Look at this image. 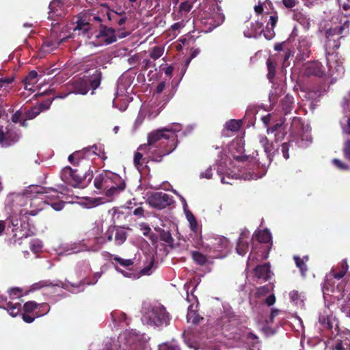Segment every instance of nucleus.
I'll return each mask as SVG.
<instances>
[{
    "instance_id": "f257e3e1",
    "label": "nucleus",
    "mask_w": 350,
    "mask_h": 350,
    "mask_svg": "<svg viewBox=\"0 0 350 350\" xmlns=\"http://www.w3.org/2000/svg\"><path fill=\"white\" fill-rule=\"evenodd\" d=\"M194 128L193 124L183 127L181 124L178 122L169 124L150 132L147 136V144L141 145L138 150L149 151L150 148H148L157 146V144L160 142L159 144L163 153H172L177 150L179 144L178 134L181 132L180 135L186 137L193 131Z\"/></svg>"
},
{
    "instance_id": "f03ea898",
    "label": "nucleus",
    "mask_w": 350,
    "mask_h": 350,
    "mask_svg": "<svg viewBox=\"0 0 350 350\" xmlns=\"http://www.w3.org/2000/svg\"><path fill=\"white\" fill-rule=\"evenodd\" d=\"M96 21L100 23L102 19L100 16L92 15L90 13L85 12L80 14L76 17V21L73 22L69 29L72 30L71 36L75 37L76 36H82L86 38L90 37V22ZM52 29L50 39L45 40L40 47V50L44 53H49L59 46V44L65 42L67 38L70 37V35L62 37L57 36V29L59 23L57 22L51 23Z\"/></svg>"
},
{
    "instance_id": "7ed1b4c3",
    "label": "nucleus",
    "mask_w": 350,
    "mask_h": 350,
    "mask_svg": "<svg viewBox=\"0 0 350 350\" xmlns=\"http://www.w3.org/2000/svg\"><path fill=\"white\" fill-rule=\"evenodd\" d=\"M93 183L96 193H104L107 197L118 195L126 188L125 180L111 171H103L97 174Z\"/></svg>"
},
{
    "instance_id": "20e7f679",
    "label": "nucleus",
    "mask_w": 350,
    "mask_h": 350,
    "mask_svg": "<svg viewBox=\"0 0 350 350\" xmlns=\"http://www.w3.org/2000/svg\"><path fill=\"white\" fill-rule=\"evenodd\" d=\"M44 193L45 188L32 185L25 189L23 193H10L6 198V208L12 215H22L25 211V209L22 208L28 204L29 200L37 198L38 196H42Z\"/></svg>"
},
{
    "instance_id": "39448f33",
    "label": "nucleus",
    "mask_w": 350,
    "mask_h": 350,
    "mask_svg": "<svg viewBox=\"0 0 350 350\" xmlns=\"http://www.w3.org/2000/svg\"><path fill=\"white\" fill-rule=\"evenodd\" d=\"M224 21V15L221 8L214 1H209L204 9L200 11L196 23H199L202 30L207 33L220 25Z\"/></svg>"
},
{
    "instance_id": "423d86ee",
    "label": "nucleus",
    "mask_w": 350,
    "mask_h": 350,
    "mask_svg": "<svg viewBox=\"0 0 350 350\" xmlns=\"http://www.w3.org/2000/svg\"><path fill=\"white\" fill-rule=\"evenodd\" d=\"M60 177L62 180L68 185L74 188L84 189L89 185L94 175L90 169L81 175L78 170L67 166L62 170Z\"/></svg>"
},
{
    "instance_id": "0eeeda50",
    "label": "nucleus",
    "mask_w": 350,
    "mask_h": 350,
    "mask_svg": "<svg viewBox=\"0 0 350 350\" xmlns=\"http://www.w3.org/2000/svg\"><path fill=\"white\" fill-rule=\"evenodd\" d=\"M142 321L148 325L161 329L170 324V317L163 306H154L143 316Z\"/></svg>"
},
{
    "instance_id": "6e6552de",
    "label": "nucleus",
    "mask_w": 350,
    "mask_h": 350,
    "mask_svg": "<svg viewBox=\"0 0 350 350\" xmlns=\"http://www.w3.org/2000/svg\"><path fill=\"white\" fill-rule=\"evenodd\" d=\"M311 129L308 124L304 125L299 118L294 117L291 125V135L297 137L295 144L300 147H306L312 143Z\"/></svg>"
},
{
    "instance_id": "1a4fd4ad",
    "label": "nucleus",
    "mask_w": 350,
    "mask_h": 350,
    "mask_svg": "<svg viewBox=\"0 0 350 350\" xmlns=\"http://www.w3.org/2000/svg\"><path fill=\"white\" fill-rule=\"evenodd\" d=\"M101 72L95 70L93 74L85 78H78L72 81L73 92L85 95L90 89L96 90L100 84Z\"/></svg>"
},
{
    "instance_id": "9d476101",
    "label": "nucleus",
    "mask_w": 350,
    "mask_h": 350,
    "mask_svg": "<svg viewBox=\"0 0 350 350\" xmlns=\"http://www.w3.org/2000/svg\"><path fill=\"white\" fill-rule=\"evenodd\" d=\"M255 239L258 241V244L252 243V252H256V250H260V251H256L258 256L262 259H266L268 258L270 250L272 246L271 234L267 229L260 230L256 231L253 235V239Z\"/></svg>"
},
{
    "instance_id": "9b49d317",
    "label": "nucleus",
    "mask_w": 350,
    "mask_h": 350,
    "mask_svg": "<svg viewBox=\"0 0 350 350\" xmlns=\"http://www.w3.org/2000/svg\"><path fill=\"white\" fill-rule=\"evenodd\" d=\"M129 85V81H126L124 76L120 77L117 81L116 96L113 101V105L122 111L126 109L127 105L131 101L130 97L125 94Z\"/></svg>"
},
{
    "instance_id": "f8f14e48",
    "label": "nucleus",
    "mask_w": 350,
    "mask_h": 350,
    "mask_svg": "<svg viewBox=\"0 0 350 350\" xmlns=\"http://www.w3.org/2000/svg\"><path fill=\"white\" fill-rule=\"evenodd\" d=\"M21 137L20 129L9 123L5 129L0 124V146L8 147L16 143Z\"/></svg>"
},
{
    "instance_id": "ddd939ff",
    "label": "nucleus",
    "mask_w": 350,
    "mask_h": 350,
    "mask_svg": "<svg viewBox=\"0 0 350 350\" xmlns=\"http://www.w3.org/2000/svg\"><path fill=\"white\" fill-rule=\"evenodd\" d=\"M147 202L152 208L162 210L173 205L175 201L173 196L165 192L154 191L148 196Z\"/></svg>"
},
{
    "instance_id": "4468645a",
    "label": "nucleus",
    "mask_w": 350,
    "mask_h": 350,
    "mask_svg": "<svg viewBox=\"0 0 350 350\" xmlns=\"http://www.w3.org/2000/svg\"><path fill=\"white\" fill-rule=\"evenodd\" d=\"M228 241L224 237H211L202 241L201 245L206 250L209 251H222L228 247Z\"/></svg>"
},
{
    "instance_id": "2eb2a0df",
    "label": "nucleus",
    "mask_w": 350,
    "mask_h": 350,
    "mask_svg": "<svg viewBox=\"0 0 350 350\" xmlns=\"http://www.w3.org/2000/svg\"><path fill=\"white\" fill-rule=\"evenodd\" d=\"M49 8V18L53 21L63 18L68 13V8L60 0H53Z\"/></svg>"
},
{
    "instance_id": "dca6fc26",
    "label": "nucleus",
    "mask_w": 350,
    "mask_h": 350,
    "mask_svg": "<svg viewBox=\"0 0 350 350\" xmlns=\"http://www.w3.org/2000/svg\"><path fill=\"white\" fill-rule=\"evenodd\" d=\"M327 64L330 75H335L336 78L341 77L345 73L342 62L336 59V55L332 53L327 57Z\"/></svg>"
},
{
    "instance_id": "f3484780",
    "label": "nucleus",
    "mask_w": 350,
    "mask_h": 350,
    "mask_svg": "<svg viewBox=\"0 0 350 350\" xmlns=\"http://www.w3.org/2000/svg\"><path fill=\"white\" fill-rule=\"evenodd\" d=\"M342 108L345 116L340 120L342 132L350 134V93L344 98Z\"/></svg>"
},
{
    "instance_id": "a211bd4d",
    "label": "nucleus",
    "mask_w": 350,
    "mask_h": 350,
    "mask_svg": "<svg viewBox=\"0 0 350 350\" xmlns=\"http://www.w3.org/2000/svg\"><path fill=\"white\" fill-rule=\"evenodd\" d=\"M304 73L306 76L321 77L325 73V70L321 62L318 61L308 62L304 66Z\"/></svg>"
},
{
    "instance_id": "6ab92c4d",
    "label": "nucleus",
    "mask_w": 350,
    "mask_h": 350,
    "mask_svg": "<svg viewBox=\"0 0 350 350\" xmlns=\"http://www.w3.org/2000/svg\"><path fill=\"white\" fill-rule=\"evenodd\" d=\"M311 42L307 37L301 36L299 38L298 46L297 47L298 53L297 58L300 60H304L310 56Z\"/></svg>"
},
{
    "instance_id": "aec40b11",
    "label": "nucleus",
    "mask_w": 350,
    "mask_h": 350,
    "mask_svg": "<svg viewBox=\"0 0 350 350\" xmlns=\"http://www.w3.org/2000/svg\"><path fill=\"white\" fill-rule=\"evenodd\" d=\"M133 162L136 168L141 172L148 167L150 161H161L163 154L159 155V159L154 160L149 154H134Z\"/></svg>"
},
{
    "instance_id": "412c9836",
    "label": "nucleus",
    "mask_w": 350,
    "mask_h": 350,
    "mask_svg": "<svg viewBox=\"0 0 350 350\" xmlns=\"http://www.w3.org/2000/svg\"><path fill=\"white\" fill-rule=\"evenodd\" d=\"M96 38L103 42L101 44H110L116 41L115 30L111 28L103 27L96 36Z\"/></svg>"
},
{
    "instance_id": "4be33fe9",
    "label": "nucleus",
    "mask_w": 350,
    "mask_h": 350,
    "mask_svg": "<svg viewBox=\"0 0 350 350\" xmlns=\"http://www.w3.org/2000/svg\"><path fill=\"white\" fill-rule=\"evenodd\" d=\"M349 269V265L346 259L342 260L339 266L332 269L330 275L335 279L340 280L342 278Z\"/></svg>"
},
{
    "instance_id": "5701e85b",
    "label": "nucleus",
    "mask_w": 350,
    "mask_h": 350,
    "mask_svg": "<svg viewBox=\"0 0 350 350\" xmlns=\"http://www.w3.org/2000/svg\"><path fill=\"white\" fill-rule=\"evenodd\" d=\"M255 275L259 278L267 281L270 278V266L269 264L265 263L263 265H258L254 269Z\"/></svg>"
},
{
    "instance_id": "b1692460",
    "label": "nucleus",
    "mask_w": 350,
    "mask_h": 350,
    "mask_svg": "<svg viewBox=\"0 0 350 350\" xmlns=\"http://www.w3.org/2000/svg\"><path fill=\"white\" fill-rule=\"evenodd\" d=\"M107 18L109 21H115L119 26H122L126 21L127 18L122 12L107 11Z\"/></svg>"
},
{
    "instance_id": "393cba45",
    "label": "nucleus",
    "mask_w": 350,
    "mask_h": 350,
    "mask_svg": "<svg viewBox=\"0 0 350 350\" xmlns=\"http://www.w3.org/2000/svg\"><path fill=\"white\" fill-rule=\"evenodd\" d=\"M293 18L297 21L305 29H309L310 27V18L305 14L301 12H296L293 15Z\"/></svg>"
},
{
    "instance_id": "a878e982",
    "label": "nucleus",
    "mask_w": 350,
    "mask_h": 350,
    "mask_svg": "<svg viewBox=\"0 0 350 350\" xmlns=\"http://www.w3.org/2000/svg\"><path fill=\"white\" fill-rule=\"evenodd\" d=\"M113 230H116L115 233V243L118 245H122L127 239V233L124 230V228L118 227L116 226H113Z\"/></svg>"
},
{
    "instance_id": "bb28decb",
    "label": "nucleus",
    "mask_w": 350,
    "mask_h": 350,
    "mask_svg": "<svg viewBox=\"0 0 350 350\" xmlns=\"http://www.w3.org/2000/svg\"><path fill=\"white\" fill-rule=\"evenodd\" d=\"M229 152L231 153H243L245 152L244 144L241 139H235L229 146Z\"/></svg>"
},
{
    "instance_id": "cd10ccee",
    "label": "nucleus",
    "mask_w": 350,
    "mask_h": 350,
    "mask_svg": "<svg viewBox=\"0 0 350 350\" xmlns=\"http://www.w3.org/2000/svg\"><path fill=\"white\" fill-rule=\"evenodd\" d=\"M262 24L258 21L250 23V28L244 30L243 34L247 38L256 37L257 31L261 29Z\"/></svg>"
},
{
    "instance_id": "c85d7f7f",
    "label": "nucleus",
    "mask_w": 350,
    "mask_h": 350,
    "mask_svg": "<svg viewBox=\"0 0 350 350\" xmlns=\"http://www.w3.org/2000/svg\"><path fill=\"white\" fill-rule=\"evenodd\" d=\"M38 73L36 70H31L29 72V75L25 77L23 82L25 84V88L26 90H31V88L29 87L30 85H33L36 83L38 81Z\"/></svg>"
},
{
    "instance_id": "c756f323",
    "label": "nucleus",
    "mask_w": 350,
    "mask_h": 350,
    "mask_svg": "<svg viewBox=\"0 0 350 350\" xmlns=\"http://www.w3.org/2000/svg\"><path fill=\"white\" fill-rule=\"evenodd\" d=\"M187 319L188 322H191L193 325H197L203 318L199 315L196 310L192 309V306H190L188 308Z\"/></svg>"
},
{
    "instance_id": "7c9ffc66",
    "label": "nucleus",
    "mask_w": 350,
    "mask_h": 350,
    "mask_svg": "<svg viewBox=\"0 0 350 350\" xmlns=\"http://www.w3.org/2000/svg\"><path fill=\"white\" fill-rule=\"evenodd\" d=\"M21 308V304L19 301L15 303L10 301L5 310L12 317H15L22 314Z\"/></svg>"
},
{
    "instance_id": "2f4dec72",
    "label": "nucleus",
    "mask_w": 350,
    "mask_h": 350,
    "mask_svg": "<svg viewBox=\"0 0 350 350\" xmlns=\"http://www.w3.org/2000/svg\"><path fill=\"white\" fill-rule=\"evenodd\" d=\"M35 285L37 286L38 288H42V287H49V286H58V287H62L63 288H66L67 286V285L64 282H63L60 280H57L55 283H53V282H50L49 280H43V281L39 282L38 283L36 284Z\"/></svg>"
},
{
    "instance_id": "473e14b6",
    "label": "nucleus",
    "mask_w": 350,
    "mask_h": 350,
    "mask_svg": "<svg viewBox=\"0 0 350 350\" xmlns=\"http://www.w3.org/2000/svg\"><path fill=\"white\" fill-rule=\"evenodd\" d=\"M145 116H146V111H144V109H141L139 110L138 116H137V118L135 119L134 124L133 125L132 130H131L133 133H135L137 131V129L139 128V126L142 124V123L144 122V119H145Z\"/></svg>"
},
{
    "instance_id": "72a5a7b5",
    "label": "nucleus",
    "mask_w": 350,
    "mask_h": 350,
    "mask_svg": "<svg viewBox=\"0 0 350 350\" xmlns=\"http://www.w3.org/2000/svg\"><path fill=\"white\" fill-rule=\"evenodd\" d=\"M293 102V97L288 94L286 95L282 100V106L285 113H288L292 110Z\"/></svg>"
},
{
    "instance_id": "f704fd0d",
    "label": "nucleus",
    "mask_w": 350,
    "mask_h": 350,
    "mask_svg": "<svg viewBox=\"0 0 350 350\" xmlns=\"http://www.w3.org/2000/svg\"><path fill=\"white\" fill-rule=\"evenodd\" d=\"M191 256L193 261L201 266L205 265L207 262V258L205 255L197 251H192Z\"/></svg>"
},
{
    "instance_id": "c9c22d12",
    "label": "nucleus",
    "mask_w": 350,
    "mask_h": 350,
    "mask_svg": "<svg viewBox=\"0 0 350 350\" xmlns=\"http://www.w3.org/2000/svg\"><path fill=\"white\" fill-rule=\"evenodd\" d=\"M46 193V192L45 191V193L42 196H41L40 199L42 200V202L47 205H50L51 207L53 209H54L55 211H59L62 210L64 206V202L62 201H58V202H52L50 204L46 200V198L47 197L46 196L44 195Z\"/></svg>"
},
{
    "instance_id": "e433bc0d",
    "label": "nucleus",
    "mask_w": 350,
    "mask_h": 350,
    "mask_svg": "<svg viewBox=\"0 0 350 350\" xmlns=\"http://www.w3.org/2000/svg\"><path fill=\"white\" fill-rule=\"evenodd\" d=\"M293 259L296 266L299 269L301 275L305 276L308 271V268L304 259L297 256H294Z\"/></svg>"
},
{
    "instance_id": "4c0bfd02",
    "label": "nucleus",
    "mask_w": 350,
    "mask_h": 350,
    "mask_svg": "<svg viewBox=\"0 0 350 350\" xmlns=\"http://www.w3.org/2000/svg\"><path fill=\"white\" fill-rule=\"evenodd\" d=\"M24 112H25V117L27 119L33 120L41 113V109H40V108L37 107V106H33V107H31L29 109H27V110L25 109Z\"/></svg>"
},
{
    "instance_id": "58836bf2",
    "label": "nucleus",
    "mask_w": 350,
    "mask_h": 350,
    "mask_svg": "<svg viewBox=\"0 0 350 350\" xmlns=\"http://www.w3.org/2000/svg\"><path fill=\"white\" fill-rule=\"evenodd\" d=\"M159 237L160 239L169 245H172L174 243V239L168 230L164 229H159Z\"/></svg>"
},
{
    "instance_id": "ea45409f",
    "label": "nucleus",
    "mask_w": 350,
    "mask_h": 350,
    "mask_svg": "<svg viewBox=\"0 0 350 350\" xmlns=\"http://www.w3.org/2000/svg\"><path fill=\"white\" fill-rule=\"evenodd\" d=\"M249 245L248 243L244 242L241 238H239L237 244V252L239 254L243 256L248 251Z\"/></svg>"
},
{
    "instance_id": "a19ab883",
    "label": "nucleus",
    "mask_w": 350,
    "mask_h": 350,
    "mask_svg": "<svg viewBox=\"0 0 350 350\" xmlns=\"http://www.w3.org/2000/svg\"><path fill=\"white\" fill-rule=\"evenodd\" d=\"M241 126V120H230L226 122L225 127L231 131H237Z\"/></svg>"
},
{
    "instance_id": "79ce46f5",
    "label": "nucleus",
    "mask_w": 350,
    "mask_h": 350,
    "mask_svg": "<svg viewBox=\"0 0 350 350\" xmlns=\"http://www.w3.org/2000/svg\"><path fill=\"white\" fill-rule=\"evenodd\" d=\"M96 152H98V153H104L103 146L100 144H94L93 146H90L86 148H84L82 150L81 153H96Z\"/></svg>"
},
{
    "instance_id": "37998d69",
    "label": "nucleus",
    "mask_w": 350,
    "mask_h": 350,
    "mask_svg": "<svg viewBox=\"0 0 350 350\" xmlns=\"http://www.w3.org/2000/svg\"><path fill=\"white\" fill-rule=\"evenodd\" d=\"M163 52V48L161 46H154L150 49L149 55L152 59L156 60L162 56Z\"/></svg>"
},
{
    "instance_id": "c03bdc74",
    "label": "nucleus",
    "mask_w": 350,
    "mask_h": 350,
    "mask_svg": "<svg viewBox=\"0 0 350 350\" xmlns=\"http://www.w3.org/2000/svg\"><path fill=\"white\" fill-rule=\"evenodd\" d=\"M38 307V304L35 301H29L24 304L23 309L24 313H31Z\"/></svg>"
},
{
    "instance_id": "a18cd8bd",
    "label": "nucleus",
    "mask_w": 350,
    "mask_h": 350,
    "mask_svg": "<svg viewBox=\"0 0 350 350\" xmlns=\"http://www.w3.org/2000/svg\"><path fill=\"white\" fill-rule=\"evenodd\" d=\"M259 142L261 146L264 148L265 153H270L273 149V146L269 143L267 137L263 135L259 136Z\"/></svg>"
},
{
    "instance_id": "49530a36",
    "label": "nucleus",
    "mask_w": 350,
    "mask_h": 350,
    "mask_svg": "<svg viewBox=\"0 0 350 350\" xmlns=\"http://www.w3.org/2000/svg\"><path fill=\"white\" fill-rule=\"evenodd\" d=\"M38 311L36 312V317H42L47 314L50 310V307L46 303L38 304Z\"/></svg>"
},
{
    "instance_id": "de8ad7c7",
    "label": "nucleus",
    "mask_w": 350,
    "mask_h": 350,
    "mask_svg": "<svg viewBox=\"0 0 350 350\" xmlns=\"http://www.w3.org/2000/svg\"><path fill=\"white\" fill-rule=\"evenodd\" d=\"M339 38L337 40L332 39L329 35L327 37L326 40V46L329 48V49L335 50L339 48L340 43L338 40Z\"/></svg>"
},
{
    "instance_id": "09e8293b",
    "label": "nucleus",
    "mask_w": 350,
    "mask_h": 350,
    "mask_svg": "<svg viewBox=\"0 0 350 350\" xmlns=\"http://www.w3.org/2000/svg\"><path fill=\"white\" fill-rule=\"evenodd\" d=\"M113 260L120 264L121 266L127 267L133 265V260L132 259H124L119 256H114Z\"/></svg>"
},
{
    "instance_id": "8fccbe9b",
    "label": "nucleus",
    "mask_w": 350,
    "mask_h": 350,
    "mask_svg": "<svg viewBox=\"0 0 350 350\" xmlns=\"http://www.w3.org/2000/svg\"><path fill=\"white\" fill-rule=\"evenodd\" d=\"M25 118V112L23 109L17 110L12 116V121L14 123H19Z\"/></svg>"
},
{
    "instance_id": "3c124183",
    "label": "nucleus",
    "mask_w": 350,
    "mask_h": 350,
    "mask_svg": "<svg viewBox=\"0 0 350 350\" xmlns=\"http://www.w3.org/2000/svg\"><path fill=\"white\" fill-rule=\"evenodd\" d=\"M267 66L268 69L267 77L271 81L275 76V66L270 59H267Z\"/></svg>"
},
{
    "instance_id": "603ef678",
    "label": "nucleus",
    "mask_w": 350,
    "mask_h": 350,
    "mask_svg": "<svg viewBox=\"0 0 350 350\" xmlns=\"http://www.w3.org/2000/svg\"><path fill=\"white\" fill-rule=\"evenodd\" d=\"M83 157L81 154H69L68 160L73 165H79V163L82 161Z\"/></svg>"
},
{
    "instance_id": "864d4df0",
    "label": "nucleus",
    "mask_w": 350,
    "mask_h": 350,
    "mask_svg": "<svg viewBox=\"0 0 350 350\" xmlns=\"http://www.w3.org/2000/svg\"><path fill=\"white\" fill-rule=\"evenodd\" d=\"M187 218L189 222L192 230H196L198 227V223L194 215L189 211L187 213Z\"/></svg>"
},
{
    "instance_id": "5fc2aeb1",
    "label": "nucleus",
    "mask_w": 350,
    "mask_h": 350,
    "mask_svg": "<svg viewBox=\"0 0 350 350\" xmlns=\"http://www.w3.org/2000/svg\"><path fill=\"white\" fill-rule=\"evenodd\" d=\"M282 126V123H277L271 128V131L275 132V135L277 139H282L284 137V133H280Z\"/></svg>"
},
{
    "instance_id": "6e6d98bb",
    "label": "nucleus",
    "mask_w": 350,
    "mask_h": 350,
    "mask_svg": "<svg viewBox=\"0 0 350 350\" xmlns=\"http://www.w3.org/2000/svg\"><path fill=\"white\" fill-rule=\"evenodd\" d=\"M95 239L96 243L100 245L105 243L106 241H111L113 239V230L111 232L107 231L106 240L103 237H96Z\"/></svg>"
},
{
    "instance_id": "4d7b16f0",
    "label": "nucleus",
    "mask_w": 350,
    "mask_h": 350,
    "mask_svg": "<svg viewBox=\"0 0 350 350\" xmlns=\"http://www.w3.org/2000/svg\"><path fill=\"white\" fill-rule=\"evenodd\" d=\"M159 350H180V348L174 344L166 342L159 345Z\"/></svg>"
},
{
    "instance_id": "13d9d810",
    "label": "nucleus",
    "mask_w": 350,
    "mask_h": 350,
    "mask_svg": "<svg viewBox=\"0 0 350 350\" xmlns=\"http://www.w3.org/2000/svg\"><path fill=\"white\" fill-rule=\"evenodd\" d=\"M10 297L11 299L20 298L21 295V290L19 288H13L9 291Z\"/></svg>"
},
{
    "instance_id": "bf43d9fd",
    "label": "nucleus",
    "mask_w": 350,
    "mask_h": 350,
    "mask_svg": "<svg viewBox=\"0 0 350 350\" xmlns=\"http://www.w3.org/2000/svg\"><path fill=\"white\" fill-rule=\"evenodd\" d=\"M289 297L293 302H295L296 304L301 300L300 294L297 291H292L289 293Z\"/></svg>"
},
{
    "instance_id": "052dcab7",
    "label": "nucleus",
    "mask_w": 350,
    "mask_h": 350,
    "mask_svg": "<svg viewBox=\"0 0 350 350\" xmlns=\"http://www.w3.org/2000/svg\"><path fill=\"white\" fill-rule=\"evenodd\" d=\"M13 81H14V77L1 78L0 79V90L3 88H5V90L7 85L12 83Z\"/></svg>"
},
{
    "instance_id": "680f3d73",
    "label": "nucleus",
    "mask_w": 350,
    "mask_h": 350,
    "mask_svg": "<svg viewBox=\"0 0 350 350\" xmlns=\"http://www.w3.org/2000/svg\"><path fill=\"white\" fill-rule=\"evenodd\" d=\"M253 157H250L248 154H239L234 157V159L238 162L245 163L247 161H250V159H252Z\"/></svg>"
},
{
    "instance_id": "e2e57ef3",
    "label": "nucleus",
    "mask_w": 350,
    "mask_h": 350,
    "mask_svg": "<svg viewBox=\"0 0 350 350\" xmlns=\"http://www.w3.org/2000/svg\"><path fill=\"white\" fill-rule=\"evenodd\" d=\"M278 17L277 14L271 15L269 17V21L267 23V27H271V29H274V27L278 22Z\"/></svg>"
},
{
    "instance_id": "0e129e2a",
    "label": "nucleus",
    "mask_w": 350,
    "mask_h": 350,
    "mask_svg": "<svg viewBox=\"0 0 350 350\" xmlns=\"http://www.w3.org/2000/svg\"><path fill=\"white\" fill-rule=\"evenodd\" d=\"M319 323L324 326L325 328L331 329L332 328V323L325 317H319Z\"/></svg>"
},
{
    "instance_id": "69168bd1",
    "label": "nucleus",
    "mask_w": 350,
    "mask_h": 350,
    "mask_svg": "<svg viewBox=\"0 0 350 350\" xmlns=\"http://www.w3.org/2000/svg\"><path fill=\"white\" fill-rule=\"evenodd\" d=\"M29 313H24L23 312L21 315L22 316L23 320L25 323H31L33 322V321L35 320V319L36 317V315L33 316V315H29Z\"/></svg>"
},
{
    "instance_id": "338daca9",
    "label": "nucleus",
    "mask_w": 350,
    "mask_h": 350,
    "mask_svg": "<svg viewBox=\"0 0 350 350\" xmlns=\"http://www.w3.org/2000/svg\"><path fill=\"white\" fill-rule=\"evenodd\" d=\"M284 6L288 9H291L297 5L296 0H282Z\"/></svg>"
},
{
    "instance_id": "774afa93",
    "label": "nucleus",
    "mask_w": 350,
    "mask_h": 350,
    "mask_svg": "<svg viewBox=\"0 0 350 350\" xmlns=\"http://www.w3.org/2000/svg\"><path fill=\"white\" fill-rule=\"evenodd\" d=\"M333 163L340 170H348L349 168L347 164L342 163L340 160L337 159H334L333 160Z\"/></svg>"
}]
</instances>
